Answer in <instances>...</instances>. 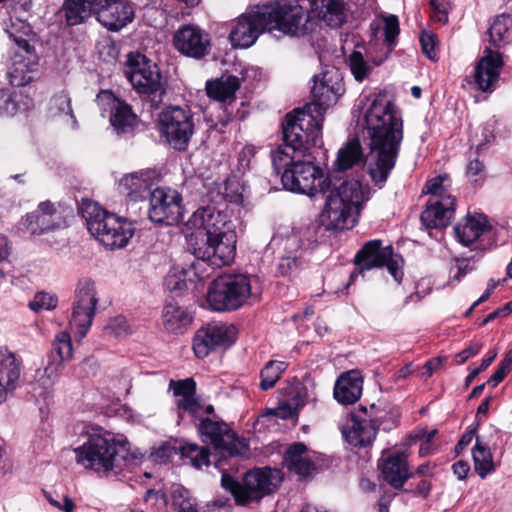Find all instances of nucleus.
I'll return each mask as SVG.
<instances>
[{
    "label": "nucleus",
    "instance_id": "1",
    "mask_svg": "<svg viewBox=\"0 0 512 512\" xmlns=\"http://www.w3.org/2000/svg\"><path fill=\"white\" fill-rule=\"evenodd\" d=\"M344 92L337 73L325 72L314 77L313 100L302 108L286 114L282 122L283 145L270 153L273 170L282 176L300 157H305L311 147L321 144L324 112L336 104Z\"/></svg>",
    "mask_w": 512,
    "mask_h": 512
},
{
    "label": "nucleus",
    "instance_id": "2",
    "mask_svg": "<svg viewBox=\"0 0 512 512\" xmlns=\"http://www.w3.org/2000/svg\"><path fill=\"white\" fill-rule=\"evenodd\" d=\"M370 151L365 164L371 182L383 188L395 167L403 140V120L396 106L378 96L365 113Z\"/></svg>",
    "mask_w": 512,
    "mask_h": 512
},
{
    "label": "nucleus",
    "instance_id": "3",
    "mask_svg": "<svg viewBox=\"0 0 512 512\" xmlns=\"http://www.w3.org/2000/svg\"><path fill=\"white\" fill-rule=\"evenodd\" d=\"M188 250L212 267L229 265L236 255L237 235L229 215L215 206L197 209L188 219Z\"/></svg>",
    "mask_w": 512,
    "mask_h": 512
},
{
    "label": "nucleus",
    "instance_id": "4",
    "mask_svg": "<svg viewBox=\"0 0 512 512\" xmlns=\"http://www.w3.org/2000/svg\"><path fill=\"white\" fill-rule=\"evenodd\" d=\"M74 453L78 464L97 473L123 471L137 460L129 452L127 443L116 440L110 432L100 427L87 430L86 440L74 449Z\"/></svg>",
    "mask_w": 512,
    "mask_h": 512
},
{
    "label": "nucleus",
    "instance_id": "5",
    "mask_svg": "<svg viewBox=\"0 0 512 512\" xmlns=\"http://www.w3.org/2000/svg\"><path fill=\"white\" fill-rule=\"evenodd\" d=\"M370 191L357 180L343 181L332 189L326 199L320 218L325 230L353 228L360 216L362 205L369 200Z\"/></svg>",
    "mask_w": 512,
    "mask_h": 512
},
{
    "label": "nucleus",
    "instance_id": "6",
    "mask_svg": "<svg viewBox=\"0 0 512 512\" xmlns=\"http://www.w3.org/2000/svg\"><path fill=\"white\" fill-rule=\"evenodd\" d=\"M283 478L284 474L280 469L263 467L247 471L241 481L222 473L221 484L232 494L237 505L247 506L275 493Z\"/></svg>",
    "mask_w": 512,
    "mask_h": 512
},
{
    "label": "nucleus",
    "instance_id": "7",
    "mask_svg": "<svg viewBox=\"0 0 512 512\" xmlns=\"http://www.w3.org/2000/svg\"><path fill=\"white\" fill-rule=\"evenodd\" d=\"M9 37L16 44L7 69V77L12 86L22 87L33 80L38 70L39 58L35 51L36 35L29 24L17 21L7 29Z\"/></svg>",
    "mask_w": 512,
    "mask_h": 512
},
{
    "label": "nucleus",
    "instance_id": "8",
    "mask_svg": "<svg viewBox=\"0 0 512 512\" xmlns=\"http://www.w3.org/2000/svg\"><path fill=\"white\" fill-rule=\"evenodd\" d=\"M268 30H277L292 37H304L316 30L318 20L298 0H280L262 5Z\"/></svg>",
    "mask_w": 512,
    "mask_h": 512
},
{
    "label": "nucleus",
    "instance_id": "9",
    "mask_svg": "<svg viewBox=\"0 0 512 512\" xmlns=\"http://www.w3.org/2000/svg\"><path fill=\"white\" fill-rule=\"evenodd\" d=\"M252 296L249 276L244 274H223L209 285L206 301L216 312L235 311L244 306Z\"/></svg>",
    "mask_w": 512,
    "mask_h": 512
},
{
    "label": "nucleus",
    "instance_id": "10",
    "mask_svg": "<svg viewBox=\"0 0 512 512\" xmlns=\"http://www.w3.org/2000/svg\"><path fill=\"white\" fill-rule=\"evenodd\" d=\"M282 184L288 191L314 197L329 191L332 180L314 164V156L308 150L305 157H300L290 169L282 172Z\"/></svg>",
    "mask_w": 512,
    "mask_h": 512
},
{
    "label": "nucleus",
    "instance_id": "11",
    "mask_svg": "<svg viewBox=\"0 0 512 512\" xmlns=\"http://www.w3.org/2000/svg\"><path fill=\"white\" fill-rule=\"evenodd\" d=\"M124 74L133 89L147 96L152 106L157 107L165 94L160 69L156 63L139 52H131L125 62Z\"/></svg>",
    "mask_w": 512,
    "mask_h": 512
},
{
    "label": "nucleus",
    "instance_id": "12",
    "mask_svg": "<svg viewBox=\"0 0 512 512\" xmlns=\"http://www.w3.org/2000/svg\"><path fill=\"white\" fill-rule=\"evenodd\" d=\"M158 130L173 149L184 151L195 132L194 114L188 107L168 105L158 114Z\"/></svg>",
    "mask_w": 512,
    "mask_h": 512
},
{
    "label": "nucleus",
    "instance_id": "13",
    "mask_svg": "<svg viewBox=\"0 0 512 512\" xmlns=\"http://www.w3.org/2000/svg\"><path fill=\"white\" fill-rule=\"evenodd\" d=\"M197 426L200 437L205 444L213 446L221 455L236 456L245 454L249 447L239 439L233 430L223 421H215L208 417H199Z\"/></svg>",
    "mask_w": 512,
    "mask_h": 512
},
{
    "label": "nucleus",
    "instance_id": "14",
    "mask_svg": "<svg viewBox=\"0 0 512 512\" xmlns=\"http://www.w3.org/2000/svg\"><path fill=\"white\" fill-rule=\"evenodd\" d=\"M318 224H310L300 235L288 237L285 244L286 253L277 264V274L283 277L296 276L306 264L307 250L317 242Z\"/></svg>",
    "mask_w": 512,
    "mask_h": 512
},
{
    "label": "nucleus",
    "instance_id": "15",
    "mask_svg": "<svg viewBox=\"0 0 512 512\" xmlns=\"http://www.w3.org/2000/svg\"><path fill=\"white\" fill-rule=\"evenodd\" d=\"M98 296L95 283L91 279H82L79 281L73 303V312L69 322L70 328L79 339H82L88 333L95 316Z\"/></svg>",
    "mask_w": 512,
    "mask_h": 512
},
{
    "label": "nucleus",
    "instance_id": "16",
    "mask_svg": "<svg viewBox=\"0 0 512 512\" xmlns=\"http://www.w3.org/2000/svg\"><path fill=\"white\" fill-rule=\"evenodd\" d=\"M183 216L182 198L175 190L155 188L149 196V219L158 224L175 225Z\"/></svg>",
    "mask_w": 512,
    "mask_h": 512
},
{
    "label": "nucleus",
    "instance_id": "17",
    "mask_svg": "<svg viewBox=\"0 0 512 512\" xmlns=\"http://www.w3.org/2000/svg\"><path fill=\"white\" fill-rule=\"evenodd\" d=\"M262 12V6H256L236 19L229 33V39L233 47H251L267 29V22Z\"/></svg>",
    "mask_w": 512,
    "mask_h": 512
},
{
    "label": "nucleus",
    "instance_id": "18",
    "mask_svg": "<svg viewBox=\"0 0 512 512\" xmlns=\"http://www.w3.org/2000/svg\"><path fill=\"white\" fill-rule=\"evenodd\" d=\"M23 225L33 235H43L68 226L63 211L55 203L46 200L22 218Z\"/></svg>",
    "mask_w": 512,
    "mask_h": 512
},
{
    "label": "nucleus",
    "instance_id": "19",
    "mask_svg": "<svg viewBox=\"0 0 512 512\" xmlns=\"http://www.w3.org/2000/svg\"><path fill=\"white\" fill-rule=\"evenodd\" d=\"M234 329L225 324H208L197 330L193 338V351L199 359L207 357L218 348L229 347L233 342Z\"/></svg>",
    "mask_w": 512,
    "mask_h": 512
},
{
    "label": "nucleus",
    "instance_id": "20",
    "mask_svg": "<svg viewBox=\"0 0 512 512\" xmlns=\"http://www.w3.org/2000/svg\"><path fill=\"white\" fill-rule=\"evenodd\" d=\"M95 15L102 26L119 31L133 21L135 11L128 0H97Z\"/></svg>",
    "mask_w": 512,
    "mask_h": 512
},
{
    "label": "nucleus",
    "instance_id": "21",
    "mask_svg": "<svg viewBox=\"0 0 512 512\" xmlns=\"http://www.w3.org/2000/svg\"><path fill=\"white\" fill-rule=\"evenodd\" d=\"M78 212L86 222L87 229L100 243L102 235L105 236L115 227L120 228L119 218L113 213L101 208L98 203L82 198L78 203Z\"/></svg>",
    "mask_w": 512,
    "mask_h": 512
},
{
    "label": "nucleus",
    "instance_id": "22",
    "mask_svg": "<svg viewBox=\"0 0 512 512\" xmlns=\"http://www.w3.org/2000/svg\"><path fill=\"white\" fill-rule=\"evenodd\" d=\"M72 352L70 334L65 331L58 333L52 343V360L42 372H38L37 383L45 390L44 392H40L39 395L44 394L53 386L60 375L62 362L70 359Z\"/></svg>",
    "mask_w": 512,
    "mask_h": 512
},
{
    "label": "nucleus",
    "instance_id": "23",
    "mask_svg": "<svg viewBox=\"0 0 512 512\" xmlns=\"http://www.w3.org/2000/svg\"><path fill=\"white\" fill-rule=\"evenodd\" d=\"M174 46L181 54L201 59L209 54L211 42L209 35L195 25H184L174 34Z\"/></svg>",
    "mask_w": 512,
    "mask_h": 512
},
{
    "label": "nucleus",
    "instance_id": "24",
    "mask_svg": "<svg viewBox=\"0 0 512 512\" xmlns=\"http://www.w3.org/2000/svg\"><path fill=\"white\" fill-rule=\"evenodd\" d=\"M503 64L502 56L499 52L486 48L484 56L476 64L474 73L471 79H467V82L474 84L482 92H491L494 90L495 84L499 79Z\"/></svg>",
    "mask_w": 512,
    "mask_h": 512
},
{
    "label": "nucleus",
    "instance_id": "25",
    "mask_svg": "<svg viewBox=\"0 0 512 512\" xmlns=\"http://www.w3.org/2000/svg\"><path fill=\"white\" fill-rule=\"evenodd\" d=\"M455 197H429L426 208L420 215L427 229H442L450 225L455 214Z\"/></svg>",
    "mask_w": 512,
    "mask_h": 512
},
{
    "label": "nucleus",
    "instance_id": "26",
    "mask_svg": "<svg viewBox=\"0 0 512 512\" xmlns=\"http://www.w3.org/2000/svg\"><path fill=\"white\" fill-rule=\"evenodd\" d=\"M156 179L155 169L132 172L120 180L119 189L130 201H142L153 192Z\"/></svg>",
    "mask_w": 512,
    "mask_h": 512
},
{
    "label": "nucleus",
    "instance_id": "27",
    "mask_svg": "<svg viewBox=\"0 0 512 512\" xmlns=\"http://www.w3.org/2000/svg\"><path fill=\"white\" fill-rule=\"evenodd\" d=\"M169 390L177 398L176 407L179 418H182L183 412L189 413L195 419L200 417L203 406L196 394V382L193 378L170 380Z\"/></svg>",
    "mask_w": 512,
    "mask_h": 512
},
{
    "label": "nucleus",
    "instance_id": "28",
    "mask_svg": "<svg viewBox=\"0 0 512 512\" xmlns=\"http://www.w3.org/2000/svg\"><path fill=\"white\" fill-rule=\"evenodd\" d=\"M22 359L7 348L0 347V403L6 401L19 386Z\"/></svg>",
    "mask_w": 512,
    "mask_h": 512
},
{
    "label": "nucleus",
    "instance_id": "29",
    "mask_svg": "<svg viewBox=\"0 0 512 512\" xmlns=\"http://www.w3.org/2000/svg\"><path fill=\"white\" fill-rule=\"evenodd\" d=\"M248 73L249 69L242 68L239 75L224 74L214 80H208L205 86L207 96L220 103L231 104L236 99V91L246 82Z\"/></svg>",
    "mask_w": 512,
    "mask_h": 512
},
{
    "label": "nucleus",
    "instance_id": "30",
    "mask_svg": "<svg viewBox=\"0 0 512 512\" xmlns=\"http://www.w3.org/2000/svg\"><path fill=\"white\" fill-rule=\"evenodd\" d=\"M343 437L352 446L365 448L370 446L377 435V428L369 419H360L351 414L341 428Z\"/></svg>",
    "mask_w": 512,
    "mask_h": 512
},
{
    "label": "nucleus",
    "instance_id": "31",
    "mask_svg": "<svg viewBox=\"0 0 512 512\" xmlns=\"http://www.w3.org/2000/svg\"><path fill=\"white\" fill-rule=\"evenodd\" d=\"M282 465L299 479L310 477L316 469L315 463L308 455L307 446L302 442L289 445L283 455Z\"/></svg>",
    "mask_w": 512,
    "mask_h": 512
},
{
    "label": "nucleus",
    "instance_id": "32",
    "mask_svg": "<svg viewBox=\"0 0 512 512\" xmlns=\"http://www.w3.org/2000/svg\"><path fill=\"white\" fill-rule=\"evenodd\" d=\"M391 254V245L383 247L381 240H370L356 253L354 263L359 268V272L363 273L373 268L383 267Z\"/></svg>",
    "mask_w": 512,
    "mask_h": 512
},
{
    "label": "nucleus",
    "instance_id": "33",
    "mask_svg": "<svg viewBox=\"0 0 512 512\" xmlns=\"http://www.w3.org/2000/svg\"><path fill=\"white\" fill-rule=\"evenodd\" d=\"M363 389V379L358 371L351 370L343 373L334 386V398L341 404L351 405L360 398Z\"/></svg>",
    "mask_w": 512,
    "mask_h": 512
},
{
    "label": "nucleus",
    "instance_id": "34",
    "mask_svg": "<svg viewBox=\"0 0 512 512\" xmlns=\"http://www.w3.org/2000/svg\"><path fill=\"white\" fill-rule=\"evenodd\" d=\"M491 229L492 226L489 224L486 215L474 213L473 215H467L463 224L456 225L454 232L461 244L470 246Z\"/></svg>",
    "mask_w": 512,
    "mask_h": 512
},
{
    "label": "nucleus",
    "instance_id": "35",
    "mask_svg": "<svg viewBox=\"0 0 512 512\" xmlns=\"http://www.w3.org/2000/svg\"><path fill=\"white\" fill-rule=\"evenodd\" d=\"M312 11L330 28H339L347 20V8L343 0H313Z\"/></svg>",
    "mask_w": 512,
    "mask_h": 512
},
{
    "label": "nucleus",
    "instance_id": "36",
    "mask_svg": "<svg viewBox=\"0 0 512 512\" xmlns=\"http://www.w3.org/2000/svg\"><path fill=\"white\" fill-rule=\"evenodd\" d=\"M384 480L393 488H401L412 477L408 472L407 460L404 454L389 456L381 465Z\"/></svg>",
    "mask_w": 512,
    "mask_h": 512
},
{
    "label": "nucleus",
    "instance_id": "37",
    "mask_svg": "<svg viewBox=\"0 0 512 512\" xmlns=\"http://www.w3.org/2000/svg\"><path fill=\"white\" fill-rule=\"evenodd\" d=\"M97 0H65L62 6L65 21L68 26L84 23L95 14Z\"/></svg>",
    "mask_w": 512,
    "mask_h": 512
},
{
    "label": "nucleus",
    "instance_id": "38",
    "mask_svg": "<svg viewBox=\"0 0 512 512\" xmlns=\"http://www.w3.org/2000/svg\"><path fill=\"white\" fill-rule=\"evenodd\" d=\"M192 317L188 311L176 303H167L163 308L162 323L164 328L172 333H182L191 323Z\"/></svg>",
    "mask_w": 512,
    "mask_h": 512
},
{
    "label": "nucleus",
    "instance_id": "39",
    "mask_svg": "<svg viewBox=\"0 0 512 512\" xmlns=\"http://www.w3.org/2000/svg\"><path fill=\"white\" fill-rule=\"evenodd\" d=\"M307 401V388L299 383L290 389L288 401L275 409L273 414L282 419L292 418L297 415L300 408L306 405Z\"/></svg>",
    "mask_w": 512,
    "mask_h": 512
},
{
    "label": "nucleus",
    "instance_id": "40",
    "mask_svg": "<svg viewBox=\"0 0 512 512\" xmlns=\"http://www.w3.org/2000/svg\"><path fill=\"white\" fill-rule=\"evenodd\" d=\"M137 121V115L125 101L118 103L110 115L111 125L118 134L131 132L137 125Z\"/></svg>",
    "mask_w": 512,
    "mask_h": 512
},
{
    "label": "nucleus",
    "instance_id": "41",
    "mask_svg": "<svg viewBox=\"0 0 512 512\" xmlns=\"http://www.w3.org/2000/svg\"><path fill=\"white\" fill-rule=\"evenodd\" d=\"M488 35L491 44L496 48L508 44L512 40V16L509 14L498 15L488 29Z\"/></svg>",
    "mask_w": 512,
    "mask_h": 512
},
{
    "label": "nucleus",
    "instance_id": "42",
    "mask_svg": "<svg viewBox=\"0 0 512 512\" xmlns=\"http://www.w3.org/2000/svg\"><path fill=\"white\" fill-rule=\"evenodd\" d=\"M120 228L110 230L105 236L102 235L101 244L108 249H120L125 247L134 234L133 224L125 218H119Z\"/></svg>",
    "mask_w": 512,
    "mask_h": 512
},
{
    "label": "nucleus",
    "instance_id": "43",
    "mask_svg": "<svg viewBox=\"0 0 512 512\" xmlns=\"http://www.w3.org/2000/svg\"><path fill=\"white\" fill-rule=\"evenodd\" d=\"M30 99L22 93L0 89V116H14L29 108Z\"/></svg>",
    "mask_w": 512,
    "mask_h": 512
},
{
    "label": "nucleus",
    "instance_id": "44",
    "mask_svg": "<svg viewBox=\"0 0 512 512\" xmlns=\"http://www.w3.org/2000/svg\"><path fill=\"white\" fill-rule=\"evenodd\" d=\"M217 195L211 196L213 204L230 202L241 204L243 202L242 186L236 177L227 178L222 184H216Z\"/></svg>",
    "mask_w": 512,
    "mask_h": 512
},
{
    "label": "nucleus",
    "instance_id": "45",
    "mask_svg": "<svg viewBox=\"0 0 512 512\" xmlns=\"http://www.w3.org/2000/svg\"><path fill=\"white\" fill-rule=\"evenodd\" d=\"M474 468L481 478H485L494 470L492 453L489 445L482 441V438L476 437V444L472 452Z\"/></svg>",
    "mask_w": 512,
    "mask_h": 512
},
{
    "label": "nucleus",
    "instance_id": "46",
    "mask_svg": "<svg viewBox=\"0 0 512 512\" xmlns=\"http://www.w3.org/2000/svg\"><path fill=\"white\" fill-rule=\"evenodd\" d=\"M362 147L358 139L350 140L338 152L335 166L339 171H346L362 160Z\"/></svg>",
    "mask_w": 512,
    "mask_h": 512
},
{
    "label": "nucleus",
    "instance_id": "47",
    "mask_svg": "<svg viewBox=\"0 0 512 512\" xmlns=\"http://www.w3.org/2000/svg\"><path fill=\"white\" fill-rule=\"evenodd\" d=\"M467 181L474 187H481L487 179L486 166L477 153H471L465 169Z\"/></svg>",
    "mask_w": 512,
    "mask_h": 512
},
{
    "label": "nucleus",
    "instance_id": "48",
    "mask_svg": "<svg viewBox=\"0 0 512 512\" xmlns=\"http://www.w3.org/2000/svg\"><path fill=\"white\" fill-rule=\"evenodd\" d=\"M288 363L284 361L270 360L260 372V388L267 391L275 386L281 374L287 369Z\"/></svg>",
    "mask_w": 512,
    "mask_h": 512
},
{
    "label": "nucleus",
    "instance_id": "49",
    "mask_svg": "<svg viewBox=\"0 0 512 512\" xmlns=\"http://www.w3.org/2000/svg\"><path fill=\"white\" fill-rule=\"evenodd\" d=\"M180 451L182 457L188 459L189 463L197 469L210 465V450L208 447H200L195 443H187L181 446Z\"/></svg>",
    "mask_w": 512,
    "mask_h": 512
},
{
    "label": "nucleus",
    "instance_id": "50",
    "mask_svg": "<svg viewBox=\"0 0 512 512\" xmlns=\"http://www.w3.org/2000/svg\"><path fill=\"white\" fill-rule=\"evenodd\" d=\"M49 113L51 116H69L73 122H76L73 110L71 107V98L69 95L62 91L55 94L49 102Z\"/></svg>",
    "mask_w": 512,
    "mask_h": 512
},
{
    "label": "nucleus",
    "instance_id": "51",
    "mask_svg": "<svg viewBox=\"0 0 512 512\" xmlns=\"http://www.w3.org/2000/svg\"><path fill=\"white\" fill-rule=\"evenodd\" d=\"M348 64L355 80L362 82L371 72L372 66L360 51H353L348 57Z\"/></svg>",
    "mask_w": 512,
    "mask_h": 512
},
{
    "label": "nucleus",
    "instance_id": "52",
    "mask_svg": "<svg viewBox=\"0 0 512 512\" xmlns=\"http://www.w3.org/2000/svg\"><path fill=\"white\" fill-rule=\"evenodd\" d=\"M447 179V174H441L428 180L425 184V192L430 197H452L444 184Z\"/></svg>",
    "mask_w": 512,
    "mask_h": 512
},
{
    "label": "nucleus",
    "instance_id": "53",
    "mask_svg": "<svg viewBox=\"0 0 512 512\" xmlns=\"http://www.w3.org/2000/svg\"><path fill=\"white\" fill-rule=\"evenodd\" d=\"M57 306V298L46 293L39 292L37 293L33 300L30 301L29 307L31 310L35 312H39L42 310H51Z\"/></svg>",
    "mask_w": 512,
    "mask_h": 512
},
{
    "label": "nucleus",
    "instance_id": "54",
    "mask_svg": "<svg viewBox=\"0 0 512 512\" xmlns=\"http://www.w3.org/2000/svg\"><path fill=\"white\" fill-rule=\"evenodd\" d=\"M512 369V348L506 352L504 358L498 364L496 371L491 375L488 382L493 383V386H497L504 380L506 375Z\"/></svg>",
    "mask_w": 512,
    "mask_h": 512
},
{
    "label": "nucleus",
    "instance_id": "55",
    "mask_svg": "<svg viewBox=\"0 0 512 512\" xmlns=\"http://www.w3.org/2000/svg\"><path fill=\"white\" fill-rule=\"evenodd\" d=\"M174 503L178 506V512H198L195 500L188 496L185 489L174 492Z\"/></svg>",
    "mask_w": 512,
    "mask_h": 512
},
{
    "label": "nucleus",
    "instance_id": "56",
    "mask_svg": "<svg viewBox=\"0 0 512 512\" xmlns=\"http://www.w3.org/2000/svg\"><path fill=\"white\" fill-rule=\"evenodd\" d=\"M423 53L430 59L436 60L438 56L437 37L429 32H423L420 36Z\"/></svg>",
    "mask_w": 512,
    "mask_h": 512
},
{
    "label": "nucleus",
    "instance_id": "57",
    "mask_svg": "<svg viewBox=\"0 0 512 512\" xmlns=\"http://www.w3.org/2000/svg\"><path fill=\"white\" fill-rule=\"evenodd\" d=\"M95 101L102 111L110 109L112 113L113 110L118 106V103H121L123 100L117 98L109 90H102L97 94Z\"/></svg>",
    "mask_w": 512,
    "mask_h": 512
},
{
    "label": "nucleus",
    "instance_id": "58",
    "mask_svg": "<svg viewBox=\"0 0 512 512\" xmlns=\"http://www.w3.org/2000/svg\"><path fill=\"white\" fill-rule=\"evenodd\" d=\"M399 21L398 18L394 15L389 16L385 19L384 23V36L385 42L392 46L395 43V40L399 34Z\"/></svg>",
    "mask_w": 512,
    "mask_h": 512
},
{
    "label": "nucleus",
    "instance_id": "59",
    "mask_svg": "<svg viewBox=\"0 0 512 512\" xmlns=\"http://www.w3.org/2000/svg\"><path fill=\"white\" fill-rule=\"evenodd\" d=\"M402 263L403 259L399 255H394L393 253L387 261H385L384 266L387 267L389 273L392 275V277L397 281L398 283L401 282L403 277V271H402Z\"/></svg>",
    "mask_w": 512,
    "mask_h": 512
},
{
    "label": "nucleus",
    "instance_id": "60",
    "mask_svg": "<svg viewBox=\"0 0 512 512\" xmlns=\"http://www.w3.org/2000/svg\"><path fill=\"white\" fill-rule=\"evenodd\" d=\"M483 348L482 342H471L466 348L457 353L454 362L457 365L464 364L469 358L476 356Z\"/></svg>",
    "mask_w": 512,
    "mask_h": 512
},
{
    "label": "nucleus",
    "instance_id": "61",
    "mask_svg": "<svg viewBox=\"0 0 512 512\" xmlns=\"http://www.w3.org/2000/svg\"><path fill=\"white\" fill-rule=\"evenodd\" d=\"M430 5L434 11V17L440 22H447L448 0H430Z\"/></svg>",
    "mask_w": 512,
    "mask_h": 512
},
{
    "label": "nucleus",
    "instance_id": "62",
    "mask_svg": "<svg viewBox=\"0 0 512 512\" xmlns=\"http://www.w3.org/2000/svg\"><path fill=\"white\" fill-rule=\"evenodd\" d=\"M116 336L126 335L129 331L127 320L123 316H116L111 319L107 326Z\"/></svg>",
    "mask_w": 512,
    "mask_h": 512
},
{
    "label": "nucleus",
    "instance_id": "63",
    "mask_svg": "<svg viewBox=\"0 0 512 512\" xmlns=\"http://www.w3.org/2000/svg\"><path fill=\"white\" fill-rule=\"evenodd\" d=\"M455 268L457 271L452 276V280L457 282H459L465 275L474 269L472 266H470L469 260L467 258L455 259Z\"/></svg>",
    "mask_w": 512,
    "mask_h": 512
},
{
    "label": "nucleus",
    "instance_id": "64",
    "mask_svg": "<svg viewBox=\"0 0 512 512\" xmlns=\"http://www.w3.org/2000/svg\"><path fill=\"white\" fill-rule=\"evenodd\" d=\"M441 364V357L429 359L428 361L425 362V364L422 367L421 377L425 379L431 377L432 374L440 367Z\"/></svg>",
    "mask_w": 512,
    "mask_h": 512
}]
</instances>
